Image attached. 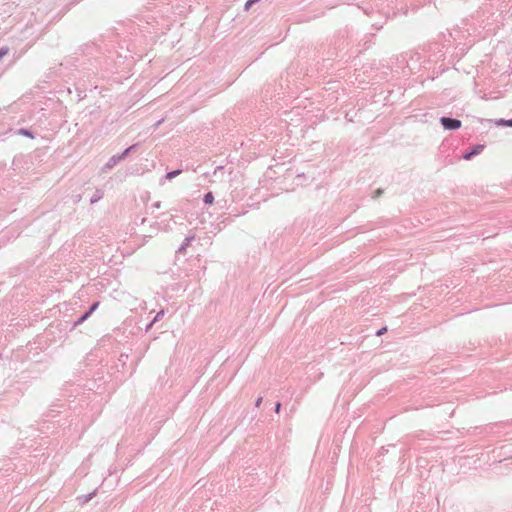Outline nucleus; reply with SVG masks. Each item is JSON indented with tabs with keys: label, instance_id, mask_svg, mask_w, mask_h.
I'll list each match as a JSON object with an SVG mask.
<instances>
[{
	"label": "nucleus",
	"instance_id": "nucleus-8",
	"mask_svg": "<svg viewBox=\"0 0 512 512\" xmlns=\"http://www.w3.org/2000/svg\"><path fill=\"white\" fill-rule=\"evenodd\" d=\"M181 173H182L181 169H176V170H173V171H169L164 176V179L171 180V179L175 178L176 176L180 175Z\"/></svg>",
	"mask_w": 512,
	"mask_h": 512
},
{
	"label": "nucleus",
	"instance_id": "nucleus-10",
	"mask_svg": "<svg viewBox=\"0 0 512 512\" xmlns=\"http://www.w3.org/2000/svg\"><path fill=\"white\" fill-rule=\"evenodd\" d=\"M19 132H20V134H22V135H24V136H27V137H29V138H33V137H34V136H33V134H32V132H31L30 130H28V129H24V128H22V129H20V131H19Z\"/></svg>",
	"mask_w": 512,
	"mask_h": 512
},
{
	"label": "nucleus",
	"instance_id": "nucleus-3",
	"mask_svg": "<svg viewBox=\"0 0 512 512\" xmlns=\"http://www.w3.org/2000/svg\"><path fill=\"white\" fill-rule=\"evenodd\" d=\"M121 161L120 157L118 156V154H115L113 156H111L109 158V160L105 163V165L103 166L102 170L103 172H107L109 170H111L112 168H114L119 162Z\"/></svg>",
	"mask_w": 512,
	"mask_h": 512
},
{
	"label": "nucleus",
	"instance_id": "nucleus-13",
	"mask_svg": "<svg viewBox=\"0 0 512 512\" xmlns=\"http://www.w3.org/2000/svg\"><path fill=\"white\" fill-rule=\"evenodd\" d=\"M94 495H95V492H92V493L88 494L87 496H85L84 502L91 500Z\"/></svg>",
	"mask_w": 512,
	"mask_h": 512
},
{
	"label": "nucleus",
	"instance_id": "nucleus-12",
	"mask_svg": "<svg viewBox=\"0 0 512 512\" xmlns=\"http://www.w3.org/2000/svg\"><path fill=\"white\" fill-rule=\"evenodd\" d=\"M263 401V398L260 396L255 401V407H259Z\"/></svg>",
	"mask_w": 512,
	"mask_h": 512
},
{
	"label": "nucleus",
	"instance_id": "nucleus-16",
	"mask_svg": "<svg viewBox=\"0 0 512 512\" xmlns=\"http://www.w3.org/2000/svg\"><path fill=\"white\" fill-rule=\"evenodd\" d=\"M280 409H281V403L280 402H277L276 405H275V412L276 413H279L280 412Z\"/></svg>",
	"mask_w": 512,
	"mask_h": 512
},
{
	"label": "nucleus",
	"instance_id": "nucleus-4",
	"mask_svg": "<svg viewBox=\"0 0 512 512\" xmlns=\"http://www.w3.org/2000/svg\"><path fill=\"white\" fill-rule=\"evenodd\" d=\"M98 305H99V302L93 303L91 305V307L88 309V311H86L81 317H79L75 321L74 326H78V325L82 324L92 314V312L96 310Z\"/></svg>",
	"mask_w": 512,
	"mask_h": 512
},
{
	"label": "nucleus",
	"instance_id": "nucleus-18",
	"mask_svg": "<svg viewBox=\"0 0 512 512\" xmlns=\"http://www.w3.org/2000/svg\"><path fill=\"white\" fill-rule=\"evenodd\" d=\"M506 123L507 126L512 127V119H508Z\"/></svg>",
	"mask_w": 512,
	"mask_h": 512
},
{
	"label": "nucleus",
	"instance_id": "nucleus-11",
	"mask_svg": "<svg viewBox=\"0 0 512 512\" xmlns=\"http://www.w3.org/2000/svg\"><path fill=\"white\" fill-rule=\"evenodd\" d=\"M163 316H164V310H160L159 312H157V314L153 318L152 323L159 321Z\"/></svg>",
	"mask_w": 512,
	"mask_h": 512
},
{
	"label": "nucleus",
	"instance_id": "nucleus-19",
	"mask_svg": "<svg viewBox=\"0 0 512 512\" xmlns=\"http://www.w3.org/2000/svg\"><path fill=\"white\" fill-rule=\"evenodd\" d=\"M154 323H152V321L147 325L146 327V331H148L152 326H153Z\"/></svg>",
	"mask_w": 512,
	"mask_h": 512
},
{
	"label": "nucleus",
	"instance_id": "nucleus-17",
	"mask_svg": "<svg viewBox=\"0 0 512 512\" xmlns=\"http://www.w3.org/2000/svg\"><path fill=\"white\" fill-rule=\"evenodd\" d=\"M506 122H507V120H505V119H500L498 123H499V124H501V125H506V126H507V123H506Z\"/></svg>",
	"mask_w": 512,
	"mask_h": 512
},
{
	"label": "nucleus",
	"instance_id": "nucleus-5",
	"mask_svg": "<svg viewBox=\"0 0 512 512\" xmlns=\"http://www.w3.org/2000/svg\"><path fill=\"white\" fill-rule=\"evenodd\" d=\"M194 240V236H187L182 244L180 245V247L178 248V252H181L183 250H185L190 244L191 242Z\"/></svg>",
	"mask_w": 512,
	"mask_h": 512
},
{
	"label": "nucleus",
	"instance_id": "nucleus-2",
	"mask_svg": "<svg viewBox=\"0 0 512 512\" xmlns=\"http://www.w3.org/2000/svg\"><path fill=\"white\" fill-rule=\"evenodd\" d=\"M484 149V145H481V144H477L475 146H473L469 151H466L463 155H462V158L464 160H470L472 159L474 156L480 154Z\"/></svg>",
	"mask_w": 512,
	"mask_h": 512
},
{
	"label": "nucleus",
	"instance_id": "nucleus-6",
	"mask_svg": "<svg viewBox=\"0 0 512 512\" xmlns=\"http://www.w3.org/2000/svg\"><path fill=\"white\" fill-rule=\"evenodd\" d=\"M138 144H133L131 146H129L128 148H126L124 151H122L121 153H118V156L120 157L121 161L130 153L132 152L133 150H135L137 148Z\"/></svg>",
	"mask_w": 512,
	"mask_h": 512
},
{
	"label": "nucleus",
	"instance_id": "nucleus-20",
	"mask_svg": "<svg viewBox=\"0 0 512 512\" xmlns=\"http://www.w3.org/2000/svg\"><path fill=\"white\" fill-rule=\"evenodd\" d=\"M163 122V119H160L159 121H157V123L155 124L156 127H158L159 125H161V123Z\"/></svg>",
	"mask_w": 512,
	"mask_h": 512
},
{
	"label": "nucleus",
	"instance_id": "nucleus-7",
	"mask_svg": "<svg viewBox=\"0 0 512 512\" xmlns=\"http://www.w3.org/2000/svg\"><path fill=\"white\" fill-rule=\"evenodd\" d=\"M103 191L102 190H96V192L94 193V195L91 197L90 199V203L91 204H95L97 203L99 200H101L103 198Z\"/></svg>",
	"mask_w": 512,
	"mask_h": 512
},
{
	"label": "nucleus",
	"instance_id": "nucleus-9",
	"mask_svg": "<svg viewBox=\"0 0 512 512\" xmlns=\"http://www.w3.org/2000/svg\"><path fill=\"white\" fill-rule=\"evenodd\" d=\"M203 202L205 204H212L214 202V195L212 192H207L205 195H204V198H203Z\"/></svg>",
	"mask_w": 512,
	"mask_h": 512
},
{
	"label": "nucleus",
	"instance_id": "nucleus-1",
	"mask_svg": "<svg viewBox=\"0 0 512 512\" xmlns=\"http://www.w3.org/2000/svg\"><path fill=\"white\" fill-rule=\"evenodd\" d=\"M440 123L445 130H457L462 125L459 119L446 116L440 118Z\"/></svg>",
	"mask_w": 512,
	"mask_h": 512
},
{
	"label": "nucleus",
	"instance_id": "nucleus-15",
	"mask_svg": "<svg viewBox=\"0 0 512 512\" xmlns=\"http://www.w3.org/2000/svg\"><path fill=\"white\" fill-rule=\"evenodd\" d=\"M386 330H387V328H386V327H383V328H381V329H379V330L377 331L376 335L380 336V335H382Z\"/></svg>",
	"mask_w": 512,
	"mask_h": 512
},
{
	"label": "nucleus",
	"instance_id": "nucleus-14",
	"mask_svg": "<svg viewBox=\"0 0 512 512\" xmlns=\"http://www.w3.org/2000/svg\"><path fill=\"white\" fill-rule=\"evenodd\" d=\"M152 207L155 208V209H159L161 207V202L157 201V202L153 203Z\"/></svg>",
	"mask_w": 512,
	"mask_h": 512
}]
</instances>
